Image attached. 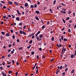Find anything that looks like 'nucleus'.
I'll return each mask as SVG.
<instances>
[{
  "mask_svg": "<svg viewBox=\"0 0 76 76\" xmlns=\"http://www.w3.org/2000/svg\"><path fill=\"white\" fill-rule=\"evenodd\" d=\"M45 28V26L43 25L42 26V29H44Z\"/></svg>",
  "mask_w": 76,
  "mask_h": 76,
  "instance_id": "nucleus-24",
  "label": "nucleus"
},
{
  "mask_svg": "<svg viewBox=\"0 0 76 76\" xmlns=\"http://www.w3.org/2000/svg\"><path fill=\"white\" fill-rule=\"evenodd\" d=\"M69 19H70V18L68 17L66 19V20H68Z\"/></svg>",
  "mask_w": 76,
  "mask_h": 76,
  "instance_id": "nucleus-46",
  "label": "nucleus"
},
{
  "mask_svg": "<svg viewBox=\"0 0 76 76\" xmlns=\"http://www.w3.org/2000/svg\"><path fill=\"white\" fill-rule=\"evenodd\" d=\"M38 69H37L36 70V73L37 74L38 73Z\"/></svg>",
  "mask_w": 76,
  "mask_h": 76,
  "instance_id": "nucleus-44",
  "label": "nucleus"
},
{
  "mask_svg": "<svg viewBox=\"0 0 76 76\" xmlns=\"http://www.w3.org/2000/svg\"><path fill=\"white\" fill-rule=\"evenodd\" d=\"M35 18H36V19L37 20H39V18H38V17H37L36 16Z\"/></svg>",
  "mask_w": 76,
  "mask_h": 76,
  "instance_id": "nucleus-13",
  "label": "nucleus"
},
{
  "mask_svg": "<svg viewBox=\"0 0 76 76\" xmlns=\"http://www.w3.org/2000/svg\"><path fill=\"white\" fill-rule=\"evenodd\" d=\"M64 41H68V39H67L64 38Z\"/></svg>",
  "mask_w": 76,
  "mask_h": 76,
  "instance_id": "nucleus-15",
  "label": "nucleus"
},
{
  "mask_svg": "<svg viewBox=\"0 0 76 76\" xmlns=\"http://www.w3.org/2000/svg\"><path fill=\"white\" fill-rule=\"evenodd\" d=\"M61 39L62 40H63V36L61 37Z\"/></svg>",
  "mask_w": 76,
  "mask_h": 76,
  "instance_id": "nucleus-48",
  "label": "nucleus"
},
{
  "mask_svg": "<svg viewBox=\"0 0 76 76\" xmlns=\"http://www.w3.org/2000/svg\"><path fill=\"white\" fill-rule=\"evenodd\" d=\"M56 1H53V4H56Z\"/></svg>",
  "mask_w": 76,
  "mask_h": 76,
  "instance_id": "nucleus-41",
  "label": "nucleus"
},
{
  "mask_svg": "<svg viewBox=\"0 0 76 76\" xmlns=\"http://www.w3.org/2000/svg\"><path fill=\"white\" fill-rule=\"evenodd\" d=\"M62 20L63 22H64V23H65V20H64V19H62Z\"/></svg>",
  "mask_w": 76,
  "mask_h": 76,
  "instance_id": "nucleus-45",
  "label": "nucleus"
},
{
  "mask_svg": "<svg viewBox=\"0 0 76 76\" xmlns=\"http://www.w3.org/2000/svg\"><path fill=\"white\" fill-rule=\"evenodd\" d=\"M9 74H10V73H12V71H9Z\"/></svg>",
  "mask_w": 76,
  "mask_h": 76,
  "instance_id": "nucleus-32",
  "label": "nucleus"
},
{
  "mask_svg": "<svg viewBox=\"0 0 76 76\" xmlns=\"http://www.w3.org/2000/svg\"><path fill=\"white\" fill-rule=\"evenodd\" d=\"M68 70V68H66L65 69V72H67Z\"/></svg>",
  "mask_w": 76,
  "mask_h": 76,
  "instance_id": "nucleus-34",
  "label": "nucleus"
},
{
  "mask_svg": "<svg viewBox=\"0 0 76 76\" xmlns=\"http://www.w3.org/2000/svg\"><path fill=\"white\" fill-rule=\"evenodd\" d=\"M12 38L13 39H15V35H13L12 36Z\"/></svg>",
  "mask_w": 76,
  "mask_h": 76,
  "instance_id": "nucleus-37",
  "label": "nucleus"
},
{
  "mask_svg": "<svg viewBox=\"0 0 76 76\" xmlns=\"http://www.w3.org/2000/svg\"><path fill=\"white\" fill-rule=\"evenodd\" d=\"M14 3L15 4L16 6H18V3H17L16 2H14Z\"/></svg>",
  "mask_w": 76,
  "mask_h": 76,
  "instance_id": "nucleus-14",
  "label": "nucleus"
},
{
  "mask_svg": "<svg viewBox=\"0 0 76 76\" xmlns=\"http://www.w3.org/2000/svg\"><path fill=\"white\" fill-rule=\"evenodd\" d=\"M66 51V48H64V47H63L62 48V51L61 54H63V52L64 53L65 51Z\"/></svg>",
  "mask_w": 76,
  "mask_h": 76,
  "instance_id": "nucleus-1",
  "label": "nucleus"
},
{
  "mask_svg": "<svg viewBox=\"0 0 76 76\" xmlns=\"http://www.w3.org/2000/svg\"><path fill=\"white\" fill-rule=\"evenodd\" d=\"M38 44L39 45H41V42H39L38 43Z\"/></svg>",
  "mask_w": 76,
  "mask_h": 76,
  "instance_id": "nucleus-28",
  "label": "nucleus"
},
{
  "mask_svg": "<svg viewBox=\"0 0 76 76\" xmlns=\"http://www.w3.org/2000/svg\"><path fill=\"white\" fill-rule=\"evenodd\" d=\"M18 72H16L15 74V76H18Z\"/></svg>",
  "mask_w": 76,
  "mask_h": 76,
  "instance_id": "nucleus-35",
  "label": "nucleus"
},
{
  "mask_svg": "<svg viewBox=\"0 0 76 76\" xmlns=\"http://www.w3.org/2000/svg\"><path fill=\"white\" fill-rule=\"evenodd\" d=\"M23 34H24V35H26V33L25 32L23 31Z\"/></svg>",
  "mask_w": 76,
  "mask_h": 76,
  "instance_id": "nucleus-22",
  "label": "nucleus"
},
{
  "mask_svg": "<svg viewBox=\"0 0 76 76\" xmlns=\"http://www.w3.org/2000/svg\"><path fill=\"white\" fill-rule=\"evenodd\" d=\"M9 47H12V45H11V44L9 45Z\"/></svg>",
  "mask_w": 76,
  "mask_h": 76,
  "instance_id": "nucleus-62",
  "label": "nucleus"
},
{
  "mask_svg": "<svg viewBox=\"0 0 76 76\" xmlns=\"http://www.w3.org/2000/svg\"><path fill=\"white\" fill-rule=\"evenodd\" d=\"M39 38H42V37H43V35H42V34H41L39 36Z\"/></svg>",
  "mask_w": 76,
  "mask_h": 76,
  "instance_id": "nucleus-20",
  "label": "nucleus"
},
{
  "mask_svg": "<svg viewBox=\"0 0 76 76\" xmlns=\"http://www.w3.org/2000/svg\"><path fill=\"white\" fill-rule=\"evenodd\" d=\"M39 50V51H41V50H42V48H40Z\"/></svg>",
  "mask_w": 76,
  "mask_h": 76,
  "instance_id": "nucleus-42",
  "label": "nucleus"
},
{
  "mask_svg": "<svg viewBox=\"0 0 76 76\" xmlns=\"http://www.w3.org/2000/svg\"><path fill=\"white\" fill-rule=\"evenodd\" d=\"M61 4L63 5V6H66V5L65 4H63V3H61Z\"/></svg>",
  "mask_w": 76,
  "mask_h": 76,
  "instance_id": "nucleus-54",
  "label": "nucleus"
},
{
  "mask_svg": "<svg viewBox=\"0 0 76 76\" xmlns=\"http://www.w3.org/2000/svg\"><path fill=\"white\" fill-rule=\"evenodd\" d=\"M6 37H9V36H10L9 33H7L6 34Z\"/></svg>",
  "mask_w": 76,
  "mask_h": 76,
  "instance_id": "nucleus-5",
  "label": "nucleus"
},
{
  "mask_svg": "<svg viewBox=\"0 0 76 76\" xmlns=\"http://www.w3.org/2000/svg\"><path fill=\"white\" fill-rule=\"evenodd\" d=\"M3 23H4V22H3V21H1V24H3Z\"/></svg>",
  "mask_w": 76,
  "mask_h": 76,
  "instance_id": "nucleus-56",
  "label": "nucleus"
},
{
  "mask_svg": "<svg viewBox=\"0 0 76 76\" xmlns=\"http://www.w3.org/2000/svg\"><path fill=\"white\" fill-rule=\"evenodd\" d=\"M41 32L40 31H38V32L36 34V36L37 35L38 36V35L39 34H40V33Z\"/></svg>",
  "mask_w": 76,
  "mask_h": 76,
  "instance_id": "nucleus-12",
  "label": "nucleus"
},
{
  "mask_svg": "<svg viewBox=\"0 0 76 76\" xmlns=\"http://www.w3.org/2000/svg\"><path fill=\"white\" fill-rule=\"evenodd\" d=\"M74 56H76V50H75V54H74Z\"/></svg>",
  "mask_w": 76,
  "mask_h": 76,
  "instance_id": "nucleus-57",
  "label": "nucleus"
},
{
  "mask_svg": "<svg viewBox=\"0 0 76 76\" xmlns=\"http://www.w3.org/2000/svg\"><path fill=\"white\" fill-rule=\"evenodd\" d=\"M51 41H54V37H53L51 38Z\"/></svg>",
  "mask_w": 76,
  "mask_h": 76,
  "instance_id": "nucleus-8",
  "label": "nucleus"
},
{
  "mask_svg": "<svg viewBox=\"0 0 76 76\" xmlns=\"http://www.w3.org/2000/svg\"><path fill=\"white\" fill-rule=\"evenodd\" d=\"M56 46L58 48H60V46H59V45H58V44H57L56 45Z\"/></svg>",
  "mask_w": 76,
  "mask_h": 76,
  "instance_id": "nucleus-40",
  "label": "nucleus"
},
{
  "mask_svg": "<svg viewBox=\"0 0 76 76\" xmlns=\"http://www.w3.org/2000/svg\"><path fill=\"white\" fill-rule=\"evenodd\" d=\"M36 13H38V14L39 13V11H36Z\"/></svg>",
  "mask_w": 76,
  "mask_h": 76,
  "instance_id": "nucleus-23",
  "label": "nucleus"
},
{
  "mask_svg": "<svg viewBox=\"0 0 76 76\" xmlns=\"http://www.w3.org/2000/svg\"><path fill=\"white\" fill-rule=\"evenodd\" d=\"M22 48H22V47H20V48H19V50H22Z\"/></svg>",
  "mask_w": 76,
  "mask_h": 76,
  "instance_id": "nucleus-53",
  "label": "nucleus"
},
{
  "mask_svg": "<svg viewBox=\"0 0 76 76\" xmlns=\"http://www.w3.org/2000/svg\"><path fill=\"white\" fill-rule=\"evenodd\" d=\"M25 7H27L28 6V4L27 3H26L25 4Z\"/></svg>",
  "mask_w": 76,
  "mask_h": 76,
  "instance_id": "nucleus-11",
  "label": "nucleus"
},
{
  "mask_svg": "<svg viewBox=\"0 0 76 76\" xmlns=\"http://www.w3.org/2000/svg\"><path fill=\"white\" fill-rule=\"evenodd\" d=\"M10 31L12 33H13V31L12 29L10 30Z\"/></svg>",
  "mask_w": 76,
  "mask_h": 76,
  "instance_id": "nucleus-50",
  "label": "nucleus"
},
{
  "mask_svg": "<svg viewBox=\"0 0 76 76\" xmlns=\"http://www.w3.org/2000/svg\"><path fill=\"white\" fill-rule=\"evenodd\" d=\"M1 2L2 3H3V4H4V3H5V2L3 1H1Z\"/></svg>",
  "mask_w": 76,
  "mask_h": 76,
  "instance_id": "nucleus-31",
  "label": "nucleus"
},
{
  "mask_svg": "<svg viewBox=\"0 0 76 76\" xmlns=\"http://www.w3.org/2000/svg\"><path fill=\"white\" fill-rule=\"evenodd\" d=\"M11 56V55L10 54H9L8 55V57H10Z\"/></svg>",
  "mask_w": 76,
  "mask_h": 76,
  "instance_id": "nucleus-33",
  "label": "nucleus"
},
{
  "mask_svg": "<svg viewBox=\"0 0 76 76\" xmlns=\"http://www.w3.org/2000/svg\"><path fill=\"white\" fill-rule=\"evenodd\" d=\"M12 18H15V16H14L13 15H12Z\"/></svg>",
  "mask_w": 76,
  "mask_h": 76,
  "instance_id": "nucleus-51",
  "label": "nucleus"
},
{
  "mask_svg": "<svg viewBox=\"0 0 76 76\" xmlns=\"http://www.w3.org/2000/svg\"><path fill=\"white\" fill-rule=\"evenodd\" d=\"M20 26V25H22V23H20L19 24Z\"/></svg>",
  "mask_w": 76,
  "mask_h": 76,
  "instance_id": "nucleus-55",
  "label": "nucleus"
},
{
  "mask_svg": "<svg viewBox=\"0 0 76 76\" xmlns=\"http://www.w3.org/2000/svg\"><path fill=\"white\" fill-rule=\"evenodd\" d=\"M3 9H6V6H4V7H3Z\"/></svg>",
  "mask_w": 76,
  "mask_h": 76,
  "instance_id": "nucleus-59",
  "label": "nucleus"
},
{
  "mask_svg": "<svg viewBox=\"0 0 76 76\" xmlns=\"http://www.w3.org/2000/svg\"><path fill=\"white\" fill-rule=\"evenodd\" d=\"M1 34H2V35H4V32L3 31H2L1 32Z\"/></svg>",
  "mask_w": 76,
  "mask_h": 76,
  "instance_id": "nucleus-38",
  "label": "nucleus"
},
{
  "mask_svg": "<svg viewBox=\"0 0 76 76\" xmlns=\"http://www.w3.org/2000/svg\"><path fill=\"white\" fill-rule=\"evenodd\" d=\"M30 7L31 8H34V5H31L30 6Z\"/></svg>",
  "mask_w": 76,
  "mask_h": 76,
  "instance_id": "nucleus-17",
  "label": "nucleus"
},
{
  "mask_svg": "<svg viewBox=\"0 0 76 76\" xmlns=\"http://www.w3.org/2000/svg\"><path fill=\"white\" fill-rule=\"evenodd\" d=\"M68 27L69 28H70V27H71V25L70 24H69L68 26Z\"/></svg>",
  "mask_w": 76,
  "mask_h": 76,
  "instance_id": "nucleus-61",
  "label": "nucleus"
},
{
  "mask_svg": "<svg viewBox=\"0 0 76 76\" xmlns=\"http://www.w3.org/2000/svg\"><path fill=\"white\" fill-rule=\"evenodd\" d=\"M17 42H20L19 39H17Z\"/></svg>",
  "mask_w": 76,
  "mask_h": 76,
  "instance_id": "nucleus-47",
  "label": "nucleus"
},
{
  "mask_svg": "<svg viewBox=\"0 0 76 76\" xmlns=\"http://www.w3.org/2000/svg\"><path fill=\"white\" fill-rule=\"evenodd\" d=\"M32 40H31L29 42V44H32Z\"/></svg>",
  "mask_w": 76,
  "mask_h": 76,
  "instance_id": "nucleus-27",
  "label": "nucleus"
},
{
  "mask_svg": "<svg viewBox=\"0 0 76 76\" xmlns=\"http://www.w3.org/2000/svg\"><path fill=\"white\" fill-rule=\"evenodd\" d=\"M32 55H34L35 54V53L34 51L31 52Z\"/></svg>",
  "mask_w": 76,
  "mask_h": 76,
  "instance_id": "nucleus-19",
  "label": "nucleus"
},
{
  "mask_svg": "<svg viewBox=\"0 0 76 76\" xmlns=\"http://www.w3.org/2000/svg\"><path fill=\"white\" fill-rule=\"evenodd\" d=\"M68 32H71V30H70V29H68Z\"/></svg>",
  "mask_w": 76,
  "mask_h": 76,
  "instance_id": "nucleus-52",
  "label": "nucleus"
},
{
  "mask_svg": "<svg viewBox=\"0 0 76 76\" xmlns=\"http://www.w3.org/2000/svg\"><path fill=\"white\" fill-rule=\"evenodd\" d=\"M62 76H64L65 75V72H64L62 74Z\"/></svg>",
  "mask_w": 76,
  "mask_h": 76,
  "instance_id": "nucleus-36",
  "label": "nucleus"
},
{
  "mask_svg": "<svg viewBox=\"0 0 76 76\" xmlns=\"http://www.w3.org/2000/svg\"><path fill=\"white\" fill-rule=\"evenodd\" d=\"M74 69L72 70L71 72V73H73V72H74Z\"/></svg>",
  "mask_w": 76,
  "mask_h": 76,
  "instance_id": "nucleus-43",
  "label": "nucleus"
},
{
  "mask_svg": "<svg viewBox=\"0 0 76 76\" xmlns=\"http://www.w3.org/2000/svg\"><path fill=\"white\" fill-rule=\"evenodd\" d=\"M60 12L61 13H63L64 14H66V12L62 10H61Z\"/></svg>",
  "mask_w": 76,
  "mask_h": 76,
  "instance_id": "nucleus-2",
  "label": "nucleus"
},
{
  "mask_svg": "<svg viewBox=\"0 0 76 76\" xmlns=\"http://www.w3.org/2000/svg\"><path fill=\"white\" fill-rule=\"evenodd\" d=\"M63 69V66H61V67H60V69Z\"/></svg>",
  "mask_w": 76,
  "mask_h": 76,
  "instance_id": "nucleus-49",
  "label": "nucleus"
},
{
  "mask_svg": "<svg viewBox=\"0 0 76 76\" xmlns=\"http://www.w3.org/2000/svg\"><path fill=\"white\" fill-rule=\"evenodd\" d=\"M50 13H53V11L51 10V9H50Z\"/></svg>",
  "mask_w": 76,
  "mask_h": 76,
  "instance_id": "nucleus-10",
  "label": "nucleus"
},
{
  "mask_svg": "<svg viewBox=\"0 0 76 76\" xmlns=\"http://www.w3.org/2000/svg\"><path fill=\"white\" fill-rule=\"evenodd\" d=\"M56 75H57V74H58V69H57L56 70Z\"/></svg>",
  "mask_w": 76,
  "mask_h": 76,
  "instance_id": "nucleus-39",
  "label": "nucleus"
},
{
  "mask_svg": "<svg viewBox=\"0 0 76 76\" xmlns=\"http://www.w3.org/2000/svg\"><path fill=\"white\" fill-rule=\"evenodd\" d=\"M8 3H9V4H13V3L11 1H9V2H8Z\"/></svg>",
  "mask_w": 76,
  "mask_h": 76,
  "instance_id": "nucleus-9",
  "label": "nucleus"
},
{
  "mask_svg": "<svg viewBox=\"0 0 76 76\" xmlns=\"http://www.w3.org/2000/svg\"><path fill=\"white\" fill-rule=\"evenodd\" d=\"M22 33H23V32L22 30H20V34H22Z\"/></svg>",
  "mask_w": 76,
  "mask_h": 76,
  "instance_id": "nucleus-18",
  "label": "nucleus"
},
{
  "mask_svg": "<svg viewBox=\"0 0 76 76\" xmlns=\"http://www.w3.org/2000/svg\"><path fill=\"white\" fill-rule=\"evenodd\" d=\"M54 60V58L52 59L50 61V62H53V61Z\"/></svg>",
  "mask_w": 76,
  "mask_h": 76,
  "instance_id": "nucleus-26",
  "label": "nucleus"
},
{
  "mask_svg": "<svg viewBox=\"0 0 76 76\" xmlns=\"http://www.w3.org/2000/svg\"><path fill=\"white\" fill-rule=\"evenodd\" d=\"M76 28V24L75 26L74 27V29H75V28Z\"/></svg>",
  "mask_w": 76,
  "mask_h": 76,
  "instance_id": "nucleus-64",
  "label": "nucleus"
},
{
  "mask_svg": "<svg viewBox=\"0 0 76 76\" xmlns=\"http://www.w3.org/2000/svg\"><path fill=\"white\" fill-rule=\"evenodd\" d=\"M67 67V65L65 64V68H66V67Z\"/></svg>",
  "mask_w": 76,
  "mask_h": 76,
  "instance_id": "nucleus-58",
  "label": "nucleus"
},
{
  "mask_svg": "<svg viewBox=\"0 0 76 76\" xmlns=\"http://www.w3.org/2000/svg\"><path fill=\"white\" fill-rule=\"evenodd\" d=\"M62 10H63V11H66V9L64 8H63Z\"/></svg>",
  "mask_w": 76,
  "mask_h": 76,
  "instance_id": "nucleus-30",
  "label": "nucleus"
},
{
  "mask_svg": "<svg viewBox=\"0 0 76 76\" xmlns=\"http://www.w3.org/2000/svg\"><path fill=\"white\" fill-rule=\"evenodd\" d=\"M17 11L18 12V14L19 15H20V13L19 12V10H17Z\"/></svg>",
  "mask_w": 76,
  "mask_h": 76,
  "instance_id": "nucleus-16",
  "label": "nucleus"
},
{
  "mask_svg": "<svg viewBox=\"0 0 76 76\" xmlns=\"http://www.w3.org/2000/svg\"><path fill=\"white\" fill-rule=\"evenodd\" d=\"M1 74H2V75H3V76H6V74H5L4 73H3V72H2Z\"/></svg>",
  "mask_w": 76,
  "mask_h": 76,
  "instance_id": "nucleus-6",
  "label": "nucleus"
},
{
  "mask_svg": "<svg viewBox=\"0 0 76 76\" xmlns=\"http://www.w3.org/2000/svg\"><path fill=\"white\" fill-rule=\"evenodd\" d=\"M11 53L12 54H13V53H14V51H12L11 52Z\"/></svg>",
  "mask_w": 76,
  "mask_h": 76,
  "instance_id": "nucleus-60",
  "label": "nucleus"
},
{
  "mask_svg": "<svg viewBox=\"0 0 76 76\" xmlns=\"http://www.w3.org/2000/svg\"><path fill=\"white\" fill-rule=\"evenodd\" d=\"M34 7L35 8L37 7V4H34Z\"/></svg>",
  "mask_w": 76,
  "mask_h": 76,
  "instance_id": "nucleus-29",
  "label": "nucleus"
},
{
  "mask_svg": "<svg viewBox=\"0 0 76 76\" xmlns=\"http://www.w3.org/2000/svg\"><path fill=\"white\" fill-rule=\"evenodd\" d=\"M31 47V45H29L28 47H27V48L29 49V48H30Z\"/></svg>",
  "mask_w": 76,
  "mask_h": 76,
  "instance_id": "nucleus-21",
  "label": "nucleus"
},
{
  "mask_svg": "<svg viewBox=\"0 0 76 76\" xmlns=\"http://www.w3.org/2000/svg\"><path fill=\"white\" fill-rule=\"evenodd\" d=\"M16 20H18V21H19V20H20L19 17H17L16 18Z\"/></svg>",
  "mask_w": 76,
  "mask_h": 76,
  "instance_id": "nucleus-7",
  "label": "nucleus"
},
{
  "mask_svg": "<svg viewBox=\"0 0 76 76\" xmlns=\"http://www.w3.org/2000/svg\"><path fill=\"white\" fill-rule=\"evenodd\" d=\"M75 56L74 55L72 54L71 56V58H74V57H75Z\"/></svg>",
  "mask_w": 76,
  "mask_h": 76,
  "instance_id": "nucleus-3",
  "label": "nucleus"
},
{
  "mask_svg": "<svg viewBox=\"0 0 76 76\" xmlns=\"http://www.w3.org/2000/svg\"><path fill=\"white\" fill-rule=\"evenodd\" d=\"M35 37L36 39H37V40H39V37H38L37 35H36L35 36Z\"/></svg>",
  "mask_w": 76,
  "mask_h": 76,
  "instance_id": "nucleus-4",
  "label": "nucleus"
},
{
  "mask_svg": "<svg viewBox=\"0 0 76 76\" xmlns=\"http://www.w3.org/2000/svg\"><path fill=\"white\" fill-rule=\"evenodd\" d=\"M0 38H1V40L3 39V36H1Z\"/></svg>",
  "mask_w": 76,
  "mask_h": 76,
  "instance_id": "nucleus-25",
  "label": "nucleus"
},
{
  "mask_svg": "<svg viewBox=\"0 0 76 76\" xmlns=\"http://www.w3.org/2000/svg\"><path fill=\"white\" fill-rule=\"evenodd\" d=\"M69 48H70L71 47V45H69Z\"/></svg>",
  "mask_w": 76,
  "mask_h": 76,
  "instance_id": "nucleus-63",
  "label": "nucleus"
}]
</instances>
